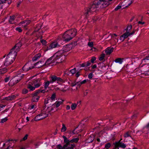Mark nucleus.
Segmentation results:
<instances>
[{"label":"nucleus","mask_w":149,"mask_h":149,"mask_svg":"<svg viewBox=\"0 0 149 149\" xmlns=\"http://www.w3.org/2000/svg\"><path fill=\"white\" fill-rule=\"evenodd\" d=\"M27 88L30 89L31 91H33L35 89V87L32 85L31 83V84H29L28 85Z\"/></svg>","instance_id":"obj_25"},{"label":"nucleus","mask_w":149,"mask_h":149,"mask_svg":"<svg viewBox=\"0 0 149 149\" xmlns=\"http://www.w3.org/2000/svg\"><path fill=\"white\" fill-rule=\"evenodd\" d=\"M11 0H6L5 3H7L8 5L10 4L11 3Z\"/></svg>","instance_id":"obj_57"},{"label":"nucleus","mask_w":149,"mask_h":149,"mask_svg":"<svg viewBox=\"0 0 149 149\" xmlns=\"http://www.w3.org/2000/svg\"><path fill=\"white\" fill-rule=\"evenodd\" d=\"M77 104L75 103L72 104L71 106V108L72 110L75 109L77 107Z\"/></svg>","instance_id":"obj_38"},{"label":"nucleus","mask_w":149,"mask_h":149,"mask_svg":"<svg viewBox=\"0 0 149 149\" xmlns=\"http://www.w3.org/2000/svg\"><path fill=\"white\" fill-rule=\"evenodd\" d=\"M28 90L26 89H24L22 91V93L24 94L27 93L28 92Z\"/></svg>","instance_id":"obj_54"},{"label":"nucleus","mask_w":149,"mask_h":149,"mask_svg":"<svg viewBox=\"0 0 149 149\" xmlns=\"http://www.w3.org/2000/svg\"><path fill=\"white\" fill-rule=\"evenodd\" d=\"M94 2L97 8L99 7L101 8H106L110 4V3L106 0H95Z\"/></svg>","instance_id":"obj_5"},{"label":"nucleus","mask_w":149,"mask_h":149,"mask_svg":"<svg viewBox=\"0 0 149 149\" xmlns=\"http://www.w3.org/2000/svg\"><path fill=\"white\" fill-rule=\"evenodd\" d=\"M113 48L111 47H108L105 50V51L107 55L110 54L113 51Z\"/></svg>","instance_id":"obj_18"},{"label":"nucleus","mask_w":149,"mask_h":149,"mask_svg":"<svg viewBox=\"0 0 149 149\" xmlns=\"http://www.w3.org/2000/svg\"><path fill=\"white\" fill-rule=\"evenodd\" d=\"M125 39V38H124L123 35H122L120 37V39L122 41H124Z\"/></svg>","instance_id":"obj_59"},{"label":"nucleus","mask_w":149,"mask_h":149,"mask_svg":"<svg viewBox=\"0 0 149 149\" xmlns=\"http://www.w3.org/2000/svg\"><path fill=\"white\" fill-rule=\"evenodd\" d=\"M76 68H74L73 69H72L70 70V72L72 74H74L76 72Z\"/></svg>","instance_id":"obj_44"},{"label":"nucleus","mask_w":149,"mask_h":149,"mask_svg":"<svg viewBox=\"0 0 149 149\" xmlns=\"http://www.w3.org/2000/svg\"><path fill=\"white\" fill-rule=\"evenodd\" d=\"M96 58L94 56L92 57L91 60V62L92 63H94V61L96 60Z\"/></svg>","instance_id":"obj_52"},{"label":"nucleus","mask_w":149,"mask_h":149,"mask_svg":"<svg viewBox=\"0 0 149 149\" xmlns=\"http://www.w3.org/2000/svg\"><path fill=\"white\" fill-rule=\"evenodd\" d=\"M77 86L80 87L81 86L82 84L80 81L77 82Z\"/></svg>","instance_id":"obj_56"},{"label":"nucleus","mask_w":149,"mask_h":149,"mask_svg":"<svg viewBox=\"0 0 149 149\" xmlns=\"http://www.w3.org/2000/svg\"><path fill=\"white\" fill-rule=\"evenodd\" d=\"M132 29V25H128L127 26V27L126 29V31L127 32H130V30Z\"/></svg>","instance_id":"obj_39"},{"label":"nucleus","mask_w":149,"mask_h":149,"mask_svg":"<svg viewBox=\"0 0 149 149\" xmlns=\"http://www.w3.org/2000/svg\"><path fill=\"white\" fill-rule=\"evenodd\" d=\"M50 79L49 81H47L45 82L44 85V88L45 89L48 87L50 83H53L56 82L57 84L61 85L65 82V81L63 79L57 77L55 75H52L50 77Z\"/></svg>","instance_id":"obj_1"},{"label":"nucleus","mask_w":149,"mask_h":149,"mask_svg":"<svg viewBox=\"0 0 149 149\" xmlns=\"http://www.w3.org/2000/svg\"><path fill=\"white\" fill-rule=\"evenodd\" d=\"M72 45V47L75 46L77 45V42L76 41L72 42H71V43H70L68 45Z\"/></svg>","instance_id":"obj_40"},{"label":"nucleus","mask_w":149,"mask_h":149,"mask_svg":"<svg viewBox=\"0 0 149 149\" xmlns=\"http://www.w3.org/2000/svg\"><path fill=\"white\" fill-rule=\"evenodd\" d=\"M22 45V43L20 42L19 41L14 47H21Z\"/></svg>","instance_id":"obj_43"},{"label":"nucleus","mask_w":149,"mask_h":149,"mask_svg":"<svg viewBox=\"0 0 149 149\" xmlns=\"http://www.w3.org/2000/svg\"><path fill=\"white\" fill-rule=\"evenodd\" d=\"M45 92V91L44 90H38L36 92L38 93H44Z\"/></svg>","instance_id":"obj_51"},{"label":"nucleus","mask_w":149,"mask_h":149,"mask_svg":"<svg viewBox=\"0 0 149 149\" xmlns=\"http://www.w3.org/2000/svg\"><path fill=\"white\" fill-rule=\"evenodd\" d=\"M55 97H56V94L55 93H54L52 94L50 98L52 100H54Z\"/></svg>","instance_id":"obj_50"},{"label":"nucleus","mask_w":149,"mask_h":149,"mask_svg":"<svg viewBox=\"0 0 149 149\" xmlns=\"http://www.w3.org/2000/svg\"><path fill=\"white\" fill-rule=\"evenodd\" d=\"M123 59L120 58H118L115 60V61L116 63H118L120 64L122 63L123 62Z\"/></svg>","instance_id":"obj_32"},{"label":"nucleus","mask_w":149,"mask_h":149,"mask_svg":"<svg viewBox=\"0 0 149 149\" xmlns=\"http://www.w3.org/2000/svg\"><path fill=\"white\" fill-rule=\"evenodd\" d=\"M143 71L144 72V73L147 72L149 71V65L148 64L145 65L143 67Z\"/></svg>","instance_id":"obj_19"},{"label":"nucleus","mask_w":149,"mask_h":149,"mask_svg":"<svg viewBox=\"0 0 149 149\" xmlns=\"http://www.w3.org/2000/svg\"><path fill=\"white\" fill-rule=\"evenodd\" d=\"M80 65L81 67H84L86 66V63H84L81 64H80Z\"/></svg>","instance_id":"obj_60"},{"label":"nucleus","mask_w":149,"mask_h":149,"mask_svg":"<svg viewBox=\"0 0 149 149\" xmlns=\"http://www.w3.org/2000/svg\"><path fill=\"white\" fill-rule=\"evenodd\" d=\"M26 22H25V24H24L23 26L24 27H25V26H27L29 25L31 22V20H26Z\"/></svg>","instance_id":"obj_41"},{"label":"nucleus","mask_w":149,"mask_h":149,"mask_svg":"<svg viewBox=\"0 0 149 149\" xmlns=\"http://www.w3.org/2000/svg\"><path fill=\"white\" fill-rule=\"evenodd\" d=\"M79 140V138H73L71 140H70L71 143H77Z\"/></svg>","instance_id":"obj_26"},{"label":"nucleus","mask_w":149,"mask_h":149,"mask_svg":"<svg viewBox=\"0 0 149 149\" xmlns=\"http://www.w3.org/2000/svg\"><path fill=\"white\" fill-rule=\"evenodd\" d=\"M40 81V80L38 79L34 80L31 82V84L34 86L35 88H38L41 85Z\"/></svg>","instance_id":"obj_13"},{"label":"nucleus","mask_w":149,"mask_h":149,"mask_svg":"<svg viewBox=\"0 0 149 149\" xmlns=\"http://www.w3.org/2000/svg\"><path fill=\"white\" fill-rule=\"evenodd\" d=\"M62 51H59L56 53L53 57L56 63H60L63 62L65 60V56L62 54Z\"/></svg>","instance_id":"obj_4"},{"label":"nucleus","mask_w":149,"mask_h":149,"mask_svg":"<svg viewBox=\"0 0 149 149\" xmlns=\"http://www.w3.org/2000/svg\"><path fill=\"white\" fill-rule=\"evenodd\" d=\"M111 146V144L110 143H108L106 144L105 146V148L106 149H109Z\"/></svg>","instance_id":"obj_47"},{"label":"nucleus","mask_w":149,"mask_h":149,"mask_svg":"<svg viewBox=\"0 0 149 149\" xmlns=\"http://www.w3.org/2000/svg\"><path fill=\"white\" fill-rule=\"evenodd\" d=\"M6 0H0V2L2 4L5 3L6 2Z\"/></svg>","instance_id":"obj_64"},{"label":"nucleus","mask_w":149,"mask_h":149,"mask_svg":"<svg viewBox=\"0 0 149 149\" xmlns=\"http://www.w3.org/2000/svg\"><path fill=\"white\" fill-rule=\"evenodd\" d=\"M91 64V63L90 62V61H88L87 62L86 64V67L89 66Z\"/></svg>","instance_id":"obj_61"},{"label":"nucleus","mask_w":149,"mask_h":149,"mask_svg":"<svg viewBox=\"0 0 149 149\" xmlns=\"http://www.w3.org/2000/svg\"><path fill=\"white\" fill-rule=\"evenodd\" d=\"M44 65H45L44 62L40 61L35 64L34 66L36 68H39Z\"/></svg>","instance_id":"obj_15"},{"label":"nucleus","mask_w":149,"mask_h":149,"mask_svg":"<svg viewBox=\"0 0 149 149\" xmlns=\"http://www.w3.org/2000/svg\"><path fill=\"white\" fill-rule=\"evenodd\" d=\"M77 33L76 29H72L65 32L62 37L65 41L68 42L76 36Z\"/></svg>","instance_id":"obj_2"},{"label":"nucleus","mask_w":149,"mask_h":149,"mask_svg":"<svg viewBox=\"0 0 149 149\" xmlns=\"http://www.w3.org/2000/svg\"><path fill=\"white\" fill-rule=\"evenodd\" d=\"M131 132L130 131H128L124 135V136L125 138H127L129 136L131 137Z\"/></svg>","instance_id":"obj_27"},{"label":"nucleus","mask_w":149,"mask_h":149,"mask_svg":"<svg viewBox=\"0 0 149 149\" xmlns=\"http://www.w3.org/2000/svg\"><path fill=\"white\" fill-rule=\"evenodd\" d=\"M42 26V25L41 24H38L36 25V28L35 29V32H38V31L40 29Z\"/></svg>","instance_id":"obj_29"},{"label":"nucleus","mask_w":149,"mask_h":149,"mask_svg":"<svg viewBox=\"0 0 149 149\" xmlns=\"http://www.w3.org/2000/svg\"><path fill=\"white\" fill-rule=\"evenodd\" d=\"M105 54H102L100 55L99 57V60L100 61L103 60L105 57Z\"/></svg>","instance_id":"obj_37"},{"label":"nucleus","mask_w":149,"mask_h":149,"mask_svg":"<svg viewBox=\"0 0 149 149\" xmlns=\"http://www.w3.org/2000/svg\"><path fill=\"white\" fill-rule=\"evenodd\" d=\"M125 38H127L129 36H130V32L126 31V33H125L123 34L122 35Z\"/></svg>","instance_id":"obj_34"},{"label":"nucleus","mask_w":149,"mask_h":149,"mask_svg":"<svg viewBox=\"0 0 149 149\" xmlns=\"http://www.w3.org/2000/svg\"><path fill=\"white\" fill-rule=\"evenodd\" d=\"M15 30L16 31H18V32L19 33L21 32L22 31V30L20 27H18L16 28L15 29Z\"/></svg>","instance_id":"obj_46"},{"label":"nucleus","mask_w":149,"mask_h":149,"mask_svg":"<svg viewBox=\"0 0 149 149\" xmlns=\"http://www.w3.org/2000/svg\"><path fill=\"white\" fill-rule=\"evenodd\" d=\"M65 146H62L61 144H59L57 145L54 149H65L64 147Z\"/></svg>","instance_id":"obj_24"},{"label":"nucleus","mask_w":149,"mask_h":149,"mask_svg":"<svg viewBox=\"0 0 149 149\" xmlns=\"http://www.w3.org/2000/svg\"><path fill=\"white\" fill-rule=\"evenodd\" d=\"M63 138L64 142L65 143L64 146H65L64 147L65 149H73L74 148L75 146V144L74 143L71 144V142L70 140L68 139L67 138L64 136H63Z\"/></svg>","instance_id":"obj_8"},{"label":"nucleus","mask_w":149,"mask_h":149,"mask_svg":"<svg viewBox=\"0 0 149 149\" xmlns=\"http://www.w3.org/2000/svg\"><path fill=\"white\" fill-rule=\"evenodd\" d=\"M142 62H149V56H146L145 58L143 59Z\"/></svg>","instance_id":"obj_35"},{"label":"nucleus","mask_w":149,"mask_h":149,"mask_svg":"<svg viewBox=\"0 0 149 149\" xmlns=\"http://www.w3.org/2000/svg\"><path fill=\"white\" fill-rule=\"evenodd\" d=\"M88 45L89 47H93L94 45L93 42L92 41H90L88 42Z\"/></svg>","instance_id":"obj_45"},{"label":"nucleus","mask_w":149,"mask_h":149,"mask_svg":"<svg viewBox=\"0 0 149 149\" xmlns=\"http://www.w3.org/2000/svg\"><path fill=\"white\" fill-rule=\"evenodd\" d=\"M9 79H10V77H6L5 79V82H8L9 80Z\"/></svg>","instance_id":"obj_62"},{"label":"nucleus","mask_w":149,"mask_h":149,"mask_svg":"<svg viewBox=\"0 0 149 149\" xmlns=\"http://www.w3.org/2000/svg\"><path fill=\"white\" fill-rule=\"evenodd\" d=\"M28 136V134H26L23 139L20 140V141H25L26 140Z\"/></svg>","instance_id":"obj_48"},{"label":"nucleus","mask_w":149,"mask_h":149,"mask_svg":"<svg viewBox=\"0 0 149 149\" xmlns=\"http://www.w3.org/2000/svg\"><path fill=\"white\" fill-rule=\"evenodd\" d=\"M24 75L23 74H19L14 77L9 81V86H12L17 83L22 79Z\"/></svg>","instance_id":"obj_7"},{"label":"nucleus","mask_w":149,"mask_h":149,"mask_svg":"<svg viewBox=\"0 0 149 149\" xmlns=\"http://www.w3.org/2000/svg\"><path fill=\"white\" fill-rule=\"evenodd\" d=\"M7 71V69L4 68L3 69H0V75L5 73Z\"/></svg>","instance_id":"obj_33"},{"label":"nucleus","mask_w":149,"mask_h":149,"mask_svg":"<svg viewBox=\"0 0 149 149\" xmlns=\"http://www.w3.org/2000/svg\"><path fill=\"white\" fill-rule=\"evenodd\" d=\"M13 61L10 58L7 56L6 58L4 61V65L8 66L12 64Z\"/></svg>","instance_id":"obj_12"},{"label":"nucleus","mask_w":149,"mask_h":149,"mask_svg":"<svg viewBox=\"0 0 149 149\" xmlns=\"http://www.w3.org/2000/svg\"><path fill=\"white\" fill-rule=\"evenodd\" d=\"M41 118L42 117L40 115V114H38L35 117V120L37 121L43 119V118Z\"/></svg>","instance_id":"obj_30"},{"label":"nucleus","mask_w":149,"mask_h":149,"mask_svg":"<svg viewBox=\"0 0 149 149\" xmlns=\"http://www.w3.org/2000/svg\"><path fill=\"white\" fill-rule=\"evenodd\" d=\"M19 50V47H13L10 50V52L7 56L13 62L15 61L17 55V52Z\"/></svg>","instance_id":"obj_6"},{"label":"nucleus","mask_w":149,"mask_h":149,"mask_svg":"<svg viewBox=\"0 0 149 149\" xmlns=\"http://www.w3.org/2000/svg\"><path fill=\"white\" fill-rule=\"evenodd\" d=\"M93 77V74L91 73H90L88 75V78L89 79H91Z\"/></svg>","instance_id":"obj_58"},{"label":"nucleus","mask_w":149,"mask_h":149,"mask_svg":"<svg viewBox=\"0 0 149 149\" xmlns=\"http://www.w3.org/2000/svg\"><path fill=\"white\" fill-rule=\"evenodd\" d=\"M122 140V139H120L119 142L116 143L115 146L116 147L119 146L123 148H125L126 147V146L125 144L120 142V141Z\"/></svg>","instance_id":"obj_17"},{"label":"nucleus","mask_w":149,"mask_h":149,"mask_svg":"<svg viewBox=\"0 0 149 149\" xmlns=\"http://www.w3.org/2000/svg\"><path fill=\"white\" fill-rule=\"evenodd\" d=\"M55 62L53 56L47 59L45 63H44L45 65H49L51 63L53 64Z\"/></svg>","instance_id":"obj_14"},{"label":"nucleus","mask_w":149,"mask_h":149,"mask_svg":"<svg viewBox=\"0 0 149 149\" xmlns=\"http://www.w3.org/2000/svg\"><path fill=\"white\" fill-rule=\"evenodd\" d=\"M72 49V47H63V49L61 51H62L63 52H66Z\"/></svg>","instance_id":"obj_22"},{"label":"nucleus","mask_w":149,"mask_h":149,"mask_svg":"<svg viewBox=\"0 0 149 149\" xmlns=\"http://www.w3.org/2000/svg\"><path fill=\"white\" fill-rule=\"evenodd\" d=\"M65 41L63 39L58 38L56 40L52 42L49 47H60L65 43Z\"/></svg>","instance_id":"obj_10"},{"label":"nucleus","mask_w":149,"mask_h":149,"mask_svg":"<svg viewBox=\"0 0 149 149\" xmlns=\"http://www.w3.org/2000/svg\"><path fill=\"white\" fill-rule=\"evenodd\" d=\"M33 68V67H32L31 68L28 67L27 65H25L23 67V70H24L28 71L31 69H32Z\"/></svg>","instance_id":"obj_28"},{"label":"nucleus","mask_w":149,"mask_h":149,"mask_svg":"<svg viewBox=\"0 0 149 149\" xmlns=\"http://www.w3.org/2000/svg\"><path fill=\"white\" fill-rule=\"evenodd\" d=\"M117 35L115 33L113 34H110L109 35L107 38H109V40L111 39L112 40L114 41L115 42V43L113 45H112L113 46L116 42H117L118 41V40L116 37Z\"/></svg>","instance_id":"obj_11"},{"label":"nucleus","mask_w":149,"mask_h":149,"mask_svg":"<svg viewBox=\"0 0 149 149\" xmlns=\"http://www.w3.org/2000/svg\"><path fill=\"white\" fill-rule=\"evenodd\" d=\"M7 120V118L6 117L2 119L0 122L1 123H3L6 122Z\"/></svg>","instance_id":"obj_49"},{"label":"nucleus","mask_w":149,"mask_h":149,"mask_svg":"<svg viewBox=\"0 0 149 149\" xmlns=\"http://www.w3.org/2000/svg\"><path fill=\"white\" fill-rule=\"evenodd\" d=\"M36 105H31V106L30 107V109H32L33 108H36V107H35Z\"/></svg>","instance_id":"obj_63"},{"label":"nucleus","mask_w":149,"mask_h":149,"mask_svg":"<svg viewBox=\"0 0 149 149\" xmlns=\"http://www.w3.org/2000/svg\"><path fill=\"white\" fill-rule=\"evenodd\" d=\"M121 7V6L119 5H118L116 7L114 10L115 11H117L118 9H120Z\"/></svg>","instance_id":"obj_55"},{"label":"nucleus","mask_w":149,"mask_h":149,"mask_svg":"<svg viewBox=\"0 0 149 149\" xmlns=\"http://www.w3.org/2000/svg\"><path fill=\"white\" fill-rule=\"evenodd\" d=\"M38 94L36 92L33 94L32 98V100L33 102H37L39 100V97L38 96L37 94Z\"/></svg>","instance_id":"obj_16"},{"label":"nucleus","mask_w":149,"mask_h":149,"mask_svg":"<svg viewBox=\"0 0 149 149\" xmlns=\"http://www.w3.org/2000/svg\"><path fill=\"white\" fill-rule=\"evenodd\" d=\"M53 109L52 107L50 108L49 107H48L47 108H44L41 111V113L40 114L41 116L42 117L41 118L44 119L47 117L48 113L52 111Z\"/></svg>","instance_id":"obj_9"},{"label":"nucleus","mask_w":149,"mask_h":149,"mask_svg":"<svg viewBox=\"0 0 149 149\" xmlns=\"http://www.w3.org/2000/svg\"><path fill=\"white\" fill-rule=\"evenodd\" d=\"M96 8H97L96 6L93 1V3L91 4L88 7L84 9V15L87 17L96 11Z\"/></svg>","instance_id":"obj_3"},{"label":"nucleus","mask_w":149,"mask_h":149,"mask_svg":"<svg viewBox=\"0 0 149 149\" xmlns=\"http://www.w3.org/2000/svg\"><path fill=\"white\" fill-rule=\"evenodd\" d=\"M90 48H91V49L92 51L96 52L97 51V49L95 47H90Z\"/></svg>","instance_id":"obj_53"},{"label":"nucleus","mask_w":149,"mask_h":149,"mask_svg":"<svg viewBox=\"0 0 149 149\" xmlns=\"http://www.w3.org/2000/svg\"><path fill=\"white\" fill-rule=\"evenodd\" d=\"M63 103V102L62 101H57L55 102V104H56V107H58L60 106L61 104H62Z\"/></svg>","instance_id":"obj_31"},{"label":"nucleus","mask_w":149,"mask_h":149,"mask_svg":"<svg viewBox=\"0 0 149 149\" xmlns=\"http://www.w3.org/2000/svg\"><path fill=\"white\" fill-rule=\"evenodd\" d=\"M15 18V16L14 15L12 16H10L9 20V22L11 24H13L14 23V20Z\"/></svg>","instance_id":"obj_21"},{"label":"nucleus","mask_w":149,"mask_h":149,"mask_svg":"<svg viewBox=\"0 0 149 149\" xmlns=\"http://www.w3.org/2000/svg\"><path fill=\"white\" fill-rule=\"evenodd\" d=\"M16 97V96L15 95H12L6 97L4 99L8 101L12 100L15 99Z\"/></svg>","instance_id":"obj_20"},{"label":"nucleus","mask_w":149,"mask_h":149,"mask_svg":"<svg viewBox=\"0 0 149 149\" xmlns=\"http://www.w3.org/2000/svg\"><path fill=\"white\" fill-rule=\"evenodd\" d=\"M67 129V128L65 127V125L64 124H62V127L61 129V131L62 132H65Z\"/></svg>","instance_id":"obj_36"},{"label":"nucleus","mask_w":149,"mask_h":149,"mask_svg":"<svg viewBox=\"0 0 149 149\" xmlns=\"http://www.w3.org/2000/svg\"><path fill=\"white\" fill-rule=\"evenodd\" d=\"M41 54H38L36 55L34 57L32 58V61H36L38 58H40L41 56Z\"/></svg>","instance_id":"obj_23"},{"label":"nucleus","mask_w":149,"mask_h":149,"mask_svg":"<svg viewBox=\"0 0 149 149\" xmlns=\"http://www.w3.org/2000/svg\"><path fill=\"white\" fill-rule=\"evenodd\" d=\"M40 42L43 45H46L47 42L45 40L42 39L40 40Z\"/></svg>","instance_id":"obj_42"}]
</instances>
